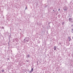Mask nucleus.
<instances>
[{
	"label": "nucleus",
	"mask_w": 73,
	"mask_h": 73,
	"mask_svg": "<svg viewBox=\"0 0 73 73\" xmlns=\"http://www.w3.org/2000/svg\"><path fill=\"white\" fill-rule=\"evenodd\" d=\"M29 40V37H26L24 38V41L25 42H28Z\"/></svg>",
	"instance_id": "nucleus-1"
},
{
	"label": "nucleus",
	"mask_w": 73,
	"mask_h": 73,
	"mask_svg": "<svg viewBox=\"0 0 73 73\" xmlns=\"http://www.w3.org/2000/svg\"><path fill=\"white\" fill-rule=\"evenodd\" d=\"M57 48V47L56 46H54V50H56Z\"/></svg>",
	"instance_id": "nucleus-2"
},
{
	"label": "nucleus",
	"mask_w": 73,
	"mask_h": 73,
	"mask_svg": "<svg viewBox=\"0 0 73 73\" xmlns=\"http://www.w3.org/2000/svg\"><path fill=\"white\" fill-rule=\"evenodd\" d=\"M33 68H32L31 69V72H33Z\"/></svg>",
	"instance_id": "nucleus-3"
},
{
	"label": "nucleus",
	"mask_w": 73,
	"mask_h": 73,
	"mask_svg": "<svg viewBox=\"0 0 73 73\" xmlns=\"http://www.w3.org/2000/svg\"><path fill=\"white\" fill-rule=\"evenodd\" d=\"M72 19L71 18H69V21H72Z\"/></svg>",
	"instance_id": "nucleus-4"
},
{
	"label": "nucleus",
	"mask_w": 73,
	"mask_h": 73,
	"mask_svg": "<svg viewBox=\"0 0 73 73\" xmlns=\"http://www.w3.org/2000/svg\"><path fill=\"white\" fill-rule=\"evenodd\" d=\"M64 23H65L64 22H62V25H64Z\"/></svg>",
	"instance_id": "nucleus-5"
},
{
	"label": "nucleus",
	"mask_w": 73,
	"mask_h": 73,
	"mask_svg": "<svg viewBox=\"0 0 73 73\" xmlns=\"http://www.w3.org/2000/svg\"><path fill=\"white\" fill-rule=\"evenodd\" d=\"M68 38H70V40H69V41H70V40H71V39H70V37H68Z\"/></svg>",
	"instance_id": "nucleus-6"
},
{
	"label": "nucleus",
	"mask_w": 73,
	"mask_h": 73,
	"mask_svg": "<svg viewBox=\"0 0 73 73\" xmlns=\"http://www.w3.org/2000/svg\"><path fill=\"white\" fill-rule=\"evenodd\" d=\"M4 71H5V70H2V72H4Z\"/></svg>",
	"instance_id": "nucleus-7"
},
{
	"label": "nucleus",
	"mask_w": 73,
	"mask_h": 73,
	"mask_svg": "<svg viewBox=\"0 0 73 73\" xmlns=\"http://www.w3.org/2000/svg\"><path fill=\"white\" fill-rule=\"evenodd\" d=\"M60 9H58V11H60Z\"/></svg>",
	"instance_id": "nucleus-8"
},
{
	"label": "nucleus",
	"mask_w": 73,
	"mask_h": 73,
	"mask_svg": "<svg viewBox=\"0 0 73 73\" xmlns=\"http://www.w3.org/2000/svg\"><path fill=\"white\" fill-rule=\"evenodd\" d=\"M27 56H29V55H28Z\"/></svg>",
	"instance_id": "nucleus-9"
},
{
	"label": "nucleus",
	"mask_w": 73,
	"mask_h": 73,
	"mask_svg": "<svg viewBox=\"0 0 73 73\" xmlns=\"http://www.w3.org/2000/svg\"><path fill=\"white\" fill-rule=\"evenodd\" d=\"M26 9H27V7H26Z\"/></svg>",
	"instance_id": "nucleus-10"
},
{
	"label": "nucleus",
	"mask_w": 73,
	"mask_h": 73,
	"mask_svg": "<svg viewBox=\"0 0 73 73\" xmlns=\"http://www.w3.org/2000/svg\"><path fill=\"white\" fill-rule=\"evenodd\" d=\"M64 11H65V10H64Z\"/></svg>",
	"instance_id": "nucleus-11"
}]
</instances>
